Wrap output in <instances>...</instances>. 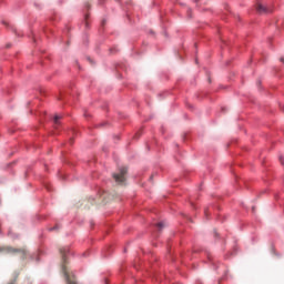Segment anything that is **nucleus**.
I'll return each mask as SVG.
<instances>
[{
    "mask_svg": "<svg viewBox=\"0 0 284 284\" xmlns=\"http://www.w3.org/2000/svg\"><path fill=\"white\" fill-rule=\"evenodd\" d=\"M280 61H281L282 63H284V58H281Z\"/></svg>",
    "mask_w": 284,
    "mask_h": 284,
    "instance_id": "0eeeda50",
    "label": "nucleus"
},
{
    "mask_svg": "<svg viewBox=\"0 0 284 284\" xmlns=\"http://www.w3.org/2000/svg\"><path fill=\"white\" fill-rule=\"evenodd\" d=\"M156 226L161 230V227H164L165 224L163 222H160V223L156 224Z\"/></svg>",
    "mask_w": 284,
    "mask_h": 284,
    "instance_id": "423d86ee",
    "label": "nucleus"
},
{
    "mask_svg": "<svg viewBox=\"0 0 284 284\" xmlns=\"http://www.w3.org/2000/svg\"><path fill=\"white\" fill-rule=\"evenodd\" d=\"M69 252H70V248L68 247L60 248V254L62 256V271L68 284H77V281L74 280V277L70 276V273L68 272V267H65V256Z\"/></svg>",
    "mask_w": 284,
    "mask_h": 284,
    "instance_id": "f257e3e1",
    "label": "nucleus"
},
{
    "mask_svg": "<svg viewBox=\"0 0 284 284\" xmlns=\"http://www.w3.org/2000/svg\"><path fill=\"white\" fill-rule=\"evenodd\" d=\"M280 161H281V163H282V165H283V158H280Z\"/></svg>",
    "mask_w": 284,
    "mask_h": 284,
    "instance_id": "6e6552de",
    "label": "nucleus"
},
{
    "mask_svg": "<svg viewBox=\"0 0 284 284\" xmlns=\"http://www.w3.org/2000/svg\"><path fill=\"white\" fill-rule=\"evenodd\" d=\"M128 174V168L123 166L119 170V173L113 174V179L118 185H123L125 183V176Z\"/></svg>",
    "mask_w": 284,
    "mask_h": 284,
    "instance_id": "7ed1b4c3",
    "label": "nucleus"
},
{
    "mask_svg": "<svg viewBox=\"0 0 284 284\" xmlns=\"http://www.w3.org/2000/svg\"><path fill=\"white\" fill-rule=\"evenodd\" d=\"M0 252H4L6 254H20L21 258H26V254H28L26 248H13L12 246L0 247Z\"/></svg>",
    "mask_w": 284,
    "mask_h": 284,
    "instance_id": "f03ea898",
    "label": "nucleus"
},
{
    "mask_svg": "<svg viewBox=\"0 0 284 284\" xmlns=\"http://www.w3.org/2000/svg\"><path fill=\"white\" fill-rule=\"evenodd\" d=\"M4 26H8V22H3Z\"/></svg>",
    "mask_w": 284,
    "mask_h": 284,
    "instance_id": "1a4fd4ad",
    "label": "nucleus"
},
{
    "mask_svg": "<svg viewBox=\"0 0 284 284\" xmlns=\"http://www.w3.org/2000/svg\"><path fill=\"white\" fill-rule=\"evenodd\" d=\"M61 119V115H55L54 116V125H59V120Z\"/></svg>",
    "mask_w": 284,
    "mask_h": 284,
    "instance_id": "39448f33",
    "label": "nucleus"
},
{
    "mask_svg": "<svg viewBox=\"0 0 284 284\" xmlns=\"http://www.w3.org/2000/svg\"><path fill=\"white\" fill-rule=\"evenodd\" d=\"M256 11L260 13V14H265L267 12H272V10L267 9V7L263 6L261 2H258L256 4Z\"/></svg>",
    "mask_w": 284,
    "mask_h": 284,
    "instance_id": "20e7f679",
    "label": "nucleus"
}]
</instances>
